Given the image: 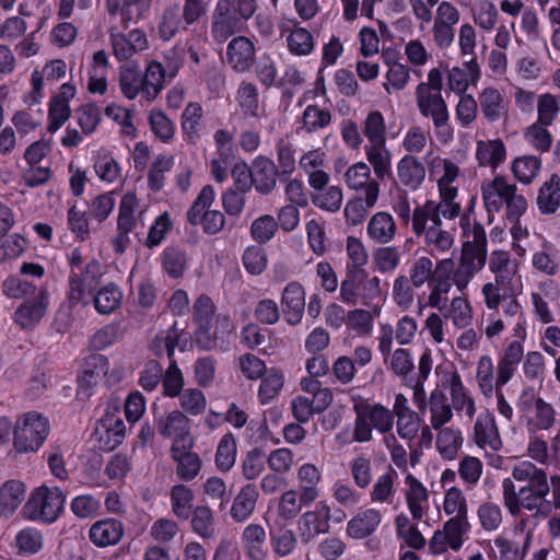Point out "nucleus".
<instances>
[{"label":"nucleus","mask_w":560,"mask_h":560,"mask_svg":"<svg viewBox=\"0 0 560 560\" xmlns=\"http://www.w3.org/2000/svg\"><path fill=\"white\" fill-rule=\"evenodd\" d=\"M522 423L527 433L550 431L559 423L558 412L552 404L538 397L536 408L529 415H525V420Z\"/></svg>","instance_id":"nucleus-27"},{"label":"nucleus","mask_w":560,"mask_h":560,"mask_svg":"<svg viewBox=\"0 0 560 560\" xmlns=\"http://www.w3.org/2000/svg\"><path fill=\"white\" fill-rule=\"evenodd\" d=\"M242 542L245 553L250 560H265L266 530L259 524L247 525L242 533Z\"/></svg>","instance_id":"nucleus-49"},{"label":"nucleus","mask_w":560,"mask_h":560,"mask_svg":"<svg viewBox=\"0 0 560 560\" xmlns=\"http://www.w3.org/2000/svg\"><path fill=\"white\" fill-rule=\"evenodd\" d=\"M26 486L22 480L10 479L2 483V515L13 514L24 502Z\"/></svg>","instance_id":"nucleus-54"},{"label":"nucleus","mask_w":560,"mask_h":560,"mask_svg":"<svg viewBox=\"0 0 560 560\" xmlns=\"http://www.w3.org/2000/svg\"><path fill=\"white\" fill-rule=\"evenodd\" d=\"M511 476L502 480L503 504L510 515L518 516L525 510L535 517H546L550 512L547 472L530 460H522L512 467Z\"/></svg>","instance_id":"nucleus-2"},{"label":"nucleus","mask_w":560,"mask_h":560,"mask_svg":"<svg viewBox=\"0 0 560 560\" xmlns=\"http://www.w3.org/2000/svg\"><path fill=\"white\" fill-rule=\"evenodd\" d=\"M405 499L407 508L415 521H421L429 511V491L412 474L405 476Z\"/></svg>","instance_id":"nucleus-23"},{"label":"nucleus","mask_w":560,"mask_h":560,"mask_svg":"<svg viewBox=\"0 0 560 560\" xmlns=\"http://www.w3.org/2000/svg\"><path fill=\"white\" fill-rule=\"evenodd\" d=\"M477 518L480 527L488 533L498 530L503 523V512L498 503L481 502L477 508Z\"/></svg>","instance_id":"nucleus-63"},{"label":"nucleus","mask_w":560,"mask_h":560,"mask_svg":"<svg viewBox=\"0 0 560 560\" xmlns=\"http://www.w3.org/2000/svg\"><path fill=\"white\" fill-rule=\"evenodd\" d=\"M481 114L489 122L506 118L509 101L494 88H486L478 96Z\"/></svg>","instance_id":"nucleus-32"},{"label":"nucleus","mask_w":560,"mask_h":560,"mask_svg":"<svg viewBox=\"0 0 560 560\" xmlns=\"http://www.w3.org/2000/svg\"><path fill=\"white\" fill-rule=\"evenodd\" d=\"M547 125H542L539 122L530 124L524 130V140L529 144L534 150L546 153L551 149L553 138L551 132L548 130Z\"/></svg>","instance_id":"nucleus-64"},{"label":"nucleus","mask_w":560,"mask_h":560,"mask_svg":"<svg viewBox=\"0 0 560 560\" xmlns=\"http://www.w3.org/2000/svg\"><path fill=\"white\" fill-rule=\"evenodd\" d=\"M397 471L388 466L386 471L380 475L370 491V500L376 504H392L396 495L395 481Z\"/></svg>","instance_id":"nucleus-45"},{"label":"nucleus","mask_w":560,"mask_h":560,"mask_svg":"<svg viewBox=\"0 0 560 560\" xmlns=\"http://www.w3.org/2000/svg\"><path fill=\"white\" fill-rule=\"evenodd\" d=\"M380 196V184H372L365 196L349 200L345 207V217L349 224H361L369 211L376 205Z\"/></svg>","instance_id":"nucleus-30"},{"label":"nucleus","mask_w":560,"mask_h":560,"mask_svg":"<svg viewBox=\"0 0 560 560\" xmlns=\"http://www.w3.org/2000/svg\"><path fill=\"white\" fill-rule=\"evenodd\" d=\"M259 498L255 483H247L241 488L233 500L230 515L236 523H245L253 515Z\"/></svg>","instance_id":"nucleus-34"},{"label":"nucleus","mask_w":560,"mask_h":560,"mask_svg":"<svg viewBox=\"0 0 560 560\" xmlns=\"http://www.w3.org/2000/svg\"><path fill=\"white\" fill-rule=\"evenodd\" d=\"M381 307L373 305L366 308H354L347 313L346 324L360 336H370L373 330L374 319L380 315Z\"/></svg>","instance_id":"nucleus-50"},{"label":"nucleus","mask_w":560,"mask_h":560,"mask_svg":"<svg viewBox=\"0 0 560 560\" xmlns=\"http://www.w3.org/2000/svg\"><path fill=\"white\" fill-rule=\"evenodd\" d=\"M125 534L122 522L107 517L95 522L89 529L90 541L98 547L106 548L119 544Z\"/></svg>","instance_id":"nucleus-24"},{"label":"nucleus","mask_w":560,"mask_h":560,"mask_svg":"<svg viewBox=\"0 0 560 560\" xmlns=\"http://www.w3.org/2000/svg\"><path fill=\"white\" fill-rule=\"evenodd\" d=\"M50 431L48 419L36 411L21 415L13 427V452L8 458H15L16 454L35 453L47 440Z\"/></svg>","instance_id":"nucleus-5"},{"label":"nucleus","mask_w":560,"mask_h":560,"mask_svg":"<svg viewBox=\"0 0 560 560\" xmlns=\"http://www.w3.org/2000/svg\"><path fill=\"white\" fill-rule=\"evenodd\" d=\"M399 183L410 190H417L425 178V167L413 155H405L397 164Z\"/></svg>","instance_id":"nucleus-37"},{"label":"nucleus","mask_w":560,"mask_h":560,"mask_svg":"<svg viewBox=\"0 0 560 560\" xmlns=\"http://www.w3.org/2000/svg\"><path fill=\"white\" fill-rule=\"evenodd\" d=\"M215 192L212 186L206 185L199 192L192 206L187 211V220L192 225H202L205 233L214 235L225 224V217L219 210H207L214 201Z\"/></svg>","instance_id":"nucleus-11"},{"label":"nucleus","mask_w":560,"mask_h":560,"mask_svg":"<svg viewBox=\"0 0 560 560\" xmlns=\"http://www.w3.org/2000/svg\"><path fill=\"white\" fill-rule=\"evenodd\" d=\"M313 503L311 499L302 494L298 489H288L279 498L277 513L285 522L293 521L301 515L303 508H307Z\"/></svg>","instance_id":"nucleus-41"},{"label":"nucleus","mask_w":560,"mask_h":560,"mask_svg":"<svg viewBox=\"0 0 560 560\" xmlns=\"http://www.w3.org/2000/svg\"><path fill=\"white\" fill-rule=\"evenodd\" d=\"M481 196L489 213L500 212L505 208L506 220H520L528 209V202L518 191L515 184L505 176L497 175L493 179L481 185Z\"/></svg>","instance_id":"nucleus-4"},{"label":"nucleus","mask_w":560,"mask_h":560,"mask_svg":"<svg viewBox=\"0 0 560 560\" xmlns=\"http://www.w3.org/2000/svg\"><path fill=\"white\" fill-rule=\"evenodd\" d=\"M289 51L294 56H307L315 48L313 34L305 27H294L287 37Z\"/></svg>","instance_id":"nucleus-62"},{"label":"nucleus","mask_w":560,"mask_h":560,"mask_svg":"<svg viewBox=\"0 0 560 560\" xmlns=\"http://www.w3.org/2000/svg\"><path fill=\"white\" fill-rule=\"evenodd\" d=\"M474 441L478 447L486 451H499L502 447V440L494 416L489 410L478 415L474 424Z\"/></svg>","instance_id":"nucleus-22"},{"label":"nucleus","mask_w":560,"mask_h":560,"mask_svg":"<svg viewBox=\"0 0 560 560\" xmlns=\"http://www.w3.org/2000/svg\"><path fill=\"white\" fill-rule=\"evenodd\" d=\"M444 386L450 390L452 408L457 412L464 411L465 416L471 420L476 413L475 399L465 387L462 377L457 371H452L445 375Z\"/></svg>","instance_id":"nucleus-25"},{"label":"nucleus","mask_w":560,"mask_h":560,"mask_svg":"<svg viewBox=\"0 0 560 560\" xmlns=\"http://www.w3.org/2000/svg\"><path fill=\"white\" fill-rule=\"evenodd\" d=\"M355 415L352 440L358 443H366L373 440V430L384 436L392 432L394 417L390 409L382 404L371 402L369 399L354 395L351 397Z\"/></svg>","instance_id":"nucleus-3"},{"label":"nucleus","mask_w":560,"mask_h":560,"mask_svg":"<svg viewBox=\"0 0 560 560\" xmlns=\"http://www.w3.org/2000/svg\"><path fill=\"white\" fill-rule=\"evenodd\" d=\"M255 45L245 37H234L226 47V60L231 68L236 72L248 71L255 60Z\"/></svg>","instance_id":"nucleus-26"},{"label":"nucleus","mask_w":560,"mask_h":560,"mask_svg":"<svg viewBox=\"0 0 560 560\" xmlns=\"http://www.w3.org/2000/svg\"><path fill=\"white\" fill-rule=\"evenodd\" d=\"M119 86L121 93L128 100H135L140 93L144 96L142 74L137 66L124 65L119 70Z\"/></svg>","instance_id":"nucleus-55"},{"label":"nucleus","mask_w":560,"mask_h":560,"mask_svg":"<svg viewBox=\"0 0 560 560\" xmlns=\"http://www.w3.org/2000/svg\"><path fill=\"white\" fill-rule=\"evenodd\" d=\"M194 442L182 446H171L170 454L175 463L176 478L182 482H190L197 478L202 468L200 456L192 452Z\"/></svg>","instance_id":"nucleus-18"},{"label":"nucleus","mask_w":560,"mask_h":560,"mask_svg":"<svg viewBox=\"0 0 560 560\" xmlns=\"http://www.w3.org/2000/svg\"><path fill=\"white\" fill-rule=\"evenodd\" d=\"M174 155L168 153L159 154L151 163L148 172V187L152 191H160L164 187L165 175L173 168Z\"/></svg>","instance_id":"nucleus-56"},{"label":"nucleus","mask_w":560,"mask_h":560,"mask_svg":"<svg viewBox=\"0 0 560 560\" xmlns=\"http://www.w3.org/2000/svg\"><path fill=\"white\" fill-rule=\"evenodd\" d=\"M445 318H450L457 328H466L472 320V308L468 300L464 296H455L450 305H446Z\"/></svg>","instance_id":"nucleus-60"},{"label":"nucleus","mask_w":560,"mask_h":560,"mask_svg":"<svg viewBox=\"0 0 560 560\" xmlns=\"http://www.w3.org/2000/svg\"><path fill=\"white\" fill-rule=\"evenodd\" d=\"M536 203L542 214H553L560 208V176L552 174L538 189Z\"/></svg>","instance_id":"nucleus-43"},{"label":"nucleus","mask_w":560,"mask_h":560,"mask_svg":"<svg viewBox=\"0 0 560 560\" xmlns=\"http://www.w3.org/2000/svg\"><path fill=\"white\" fill-rule=\"evenodd\" d=\"M108 40L112 52L118 61H130L135 56L149 48L145 32L141 28L121 31L114 25L108 28Z\"/></svg>","instance_id":"nucleus-13"},{"label":"nucleus","mask_w":560,"mask_h":560,"mask_svg":"<svg viewBox=\"0 0 560 560\" xmlns=\"http://www.w3.org/2000/svg\"><path fill=\"white\" fill-rule=\"evenodd\" d=\"M345 180L350 189L363 190L364 196L370 185L378 184L376 179L371 178L370 165L364 162H357L351 165L345 174Z\"/></svg>","instance_id":"nucleus-61"},{"label":"nucleus","mask_w":560,"mask_h":560,"mask_svg":"<svg viewBox=\"0 0 560 560\" xmlns=\"http://www.w3.org/2000/svg\"><path fill=\"white\" fill-rule=\"evenodd\" d=\"M397 234V223L387 211H377L368 221L366 236L373 244L388 245L396 240Z\"/></svg>","instance_id":"nucleus-21"},{"label":"nucleus","mask_w":560,"mask_h":560,"mask_svg":"<svg viewBox=\"0 0 560 560\" xmlns=\"http://www.w3.org/2000/svg\"><path fill=\"white\" fill-rule=\"evenodd\" d=\"M489 269L494 275V282L501 288H514L516 279V269L512 265L508 252L495 250L491 254Z\"/></svg>","instance_id":"nucleus-39"},{"label":"nucleus","mask_w":560,"mask_h":560,"mask_svg":"<svg viewBox=\"0 0 560 560\" xmlns=\"http://www.w3.org/2000/svg\"><path fill=\"white\" fill-rule=\"evenodd\" d=\"M296 481L302 494L316 502L322 494L323 474L313 463H304L296 469Z\"/></svg>","instance_id":"nucleus-36"},{"label":"nucleus","mask_w":560,"mask_h":560,"mask_svg":"<svg viewBox=\"0 0 560 560\" xmlns=\"http://www.w3.org/2000/svg\"><path fill=\"white\" fill-rule=\"evenodd\" d=\"M104 275L103 265L96 259L89 261L81 272L69 275L68 299L71 305H89L100 288Z\"/></svg>","instance_id":"nucleus-9"},{"label":"nucleus","mask_w":560,"mask_h":560,"mask_svg":"<svg viewBox=\"0 0 560 560\" xmlns=\"http://www.w3.org/2000/svg\"><path fill=\"white\" fill-rule=\"evenodd\" d=\"M155 425L163 438L172 439L171 446H182L194 442L190 436V420L180 410L156 416Z\"/></svg>","instance_id":"nucleus-15"},{"label":"nucleus","mask_w":560,"mask_h":560,"mask_svg":"<svg viewBox=\"0 0 560 560\" xmlns=\"http://www.w3.org/2000/svg\"><path fill=\"white\" fill-rule=\"evenodd\" d=\"M458 174V166L445 160L444 174L438 183L440 200H427L413 209L412 233L431 255L444 254L454 245L453 222L462 214V206L455 200L458 190L453 185Z\"/></svg>","instance_id":"nucleus-1"},{"label":"nucleus","mask_w":560,"mask_h":560,"mask_svg":"<svg viewBox=\"0 0 560 560\" xmlns=\"http://www.w3.org/2000/svg\"><path fill=\"white\" fill-rule=\"evenodd\" d=\"M102 118L101 109L95 104H84L80 106L74 114V119L81 128V132L77 129L67 128L66 135L61 139V143L65 147L72 148L77 147L82 141V135H92Z\"/></svg>","instance_id":"nucleus-17"},{"label":"nucleus","mask_w":560,"mask_h":560,"mask_svg":"<svg viewBox=\"0 0 560 560\" xmlns=\"http://www.w3.org/2000/svg\"><path fill=\"white\" fill-rule=\"evenodd\" d=\"M416 104L422 117L430 119L438 139L447 143L453 139L450 112L442 93H415Z\"/></svg>","instance_id":"nucleus-10"},{"label":"nucleus","mask_w":560,"mask_h":560,"mask_svg":"<svg viewBox=\"0 0 560 560\" xmlns=\"http://www.w3.org/2000/svg\"><path fill=\"white\" fill-rule=\"evenodd\" d=\"M332 510L325 501H317L312 510L302 513L298 520L296 529L302 544H311L319 535L330 532Z\"/></svg>","instance_id":"nucleus-12"},{"label":"nucleus","mask_w":560,"mask_h":560,"mask_svg":"<svg viewBox=\"0 0 560 560\" xmlns=\"http://www.w3.org/2000/svg\"><path fill=\"white\" fill-rule=\"evenodd\" d=\"M435 431V447L440 456L444 460L456 459L464 442L460 430L447 427Z\"/></svg>","instance_id":"nucleus-44"},{"label":"nucleus","mask_w":560,"mask_h":560,"mask_svg":"<svg viewBox=\"0 0 560 560\" xmlns=\"http://www.w3.org/2000/svg\"><path fill=\"white\" fill-rule=\"evenodd\" d=\"M280 174L277 164L265 155H258L253 161L252 175L254 187L260 195L271 194L277 186Z\"/></svg>","instance_id":"nucleus-28"},{"label":"nucleus","mask_w":560,"mask_h":560,"mask_svg":"<svg viewBox=\"0 0 560 560\" xmlns=\"http://www.w3.org/2000/svg\"><path fill=\"white\" fill-rule=\"evenodd\" d=\"M381 296V279L377 276H372L368 270L345 272L339 291V299L345 304L372 307L378 305Z\"/></svg>","instance_id":"nucleus-6"},{"label":"nucleus","mask_w":560,"mask_h":560,"mask_svg":"<svg viewBox=\"0 0 560 560\" xmlns=\"http://www.w3.org/2000/svg\"><path fill=\"white\" fill-rule=\"evenodd\" d=\"M48 295L45 289L39 290L36 300L25 302L14 313V322L22 328H32L46 314Z\"/></svg>","instance_id":"nucleus-33"},{"label":"nucleus","mask_w":560,"mask_h":560,"mask_svg":"<svg viewBox=\"0 0 560 560\" xmlns=\"http://www.w3.org/2000/svg\"><path fill=\"white\" fill-rule=\"evenodd\" d=\"M108 366L109 362L105 355L98 353L89 355L79 375V393H84L96 386L107 374Z\"/></svg>","instance_id":"nucleus-35"},{"label":"nucleus","mask_w":560,"mask_h":560,"mask_svg":"<svg viewBox=\"0 0 560 560\" xmlns=\"http://www.w3.org/2000/svg\"><path fill=\"white\" fill-rule=\"evenodd\" d=\"M244 23V19L238 15L230 0H218L212 13L211 35L218 43H223L233 34L241 32Z\"/></svg>","instance_id":"nucleus-14"},{"label":"nucleus","mask_w":560,"mask_h":560,"mask_svg":"<svg viewBox=\"0 0 560 560\" xmlns=\"http://www.w3.org/2000/svg\"><path fill=\"white\" fill-rule=\"evenodd\" d=\"M486 261L462 253L459 264L452 272L451 281L458 291L463 292L471 281V279L479 272Z\"/></svg>","instance_id":"nucleus-48"},{"label":"nucleus","mask_w":560,"mask_h":560,"mask_svg":"<svg viewBox=\"0 0 560 560\" xmlns=\"http://www.w3.org/2000/svg\"><path fill=\"white\" fill-rule=\"evenodd\" d=\"M476 159L479 166L498 168L506 159V148L501 139L477 142Z\"/></svg>","instance_id":"nucleus-40"},{"label":"nucleus","mask_w":560,"mask_h":560,"mask_svg":"<svg viewBox=\"0 0 560 560\" xmlns=\"http://www.w3.org/2000/svg\"><path fill=\"white\" fill-rule=\"evenodd\" d=\"M65 495L57 487L42 486L32 492L22 509V515L30 521L55 522L63 511Z\"/></svg>","instance_id":"nucleus-7"},{"label":"nucleus","mask_w":560,"mask_h":560,"mask_svg":"<svg viewBox=\"0 0 560 560\" xmlns=\"http://www.w3.org/2000/svg\"><path fill=\"white\" fill-rule=\"evenodd\" d=\"M382 522V513L369 508L357 513L347 524L346 533L354 539H363L376 532Z\"/></svg>","instance_id":"nucleus-31"},{"label":"nucleus","mask_w":560,"mask_h":560,"mask_svg":"<svg viewBox=\"0 0 560 560\" xmlns=\"http://www.w3.org/2000/svg\"><path fill=\"white\" fill-rule=\"evenodd\" d=\"M191 529L201 538H212L215 533V518L208 505H197L191 511Z\"/></svg>","instance_id":"nucleus-59"},{"label":"nucleus","mask_w":560,"mask_h":560,"mask_svg":"<svg viewBox=\"0 0 560 560\" xmlns=\"http://www.w3.org/2000/svg\"><path fill=\"white\" fill-rule=\"evenodd\" d=\"M122 291L118 285L108 283L98 288L91 302L97 313L108 315L115 312L121 304Z\"/></svg>","instance_id":"nucleus-52"},{"label":"nucleus","mask_w":560,"mask_h":560,"mask_svg":"<svg viewBox=\"0 0 560 560\" xmlns=\"http://www.w3.org/2000/svg\"><path fill=\"white\" fill-rule=\"evenodd\" d=\"M195 500L194 491L184 482L170 489V502L173 514L182 520L189 518Z\"/></svg>","instance_id":"nucleus-51"},{"label":"nucleus","mask_w":560,"mask_h":560,"mask_svg":"<svg viewBox=\"0 0 560 560\" xmlns=\"http://www.w3.org/2000/svg\"><path fill=\"white\" fill-rule=\"evenodd\" d=\"M153 0H105L109 15H119L124 28L138 23L150 12Z\"/></svg>","instance_id":"nucleus-19"},{"label":"nucleus","mask_w":560,"mask_h":560,"mask_svg":"<svg viewBox=\"0 0 560 560\" xmlns=\"http://www.w3.org/2000/svg\"><path fill=\"white\" fill-rule=\"evenodd\" d=\"M541 160L535 155H523L513 160L511 171L514 177L524 185H529L538 176Z\"/></svg>","instance_id":"nucleus-57"},{"label":"nucleus","mask_w":560,"mask_h":560,"mask_svg":"<svg viewBox=\"0 0 560 560\" xmlns=\"http://www.w3.org/2000/svg\"><path fill=\"white\" fill-rule=\"evenodd\" d=\"M422 423L423 419L418 412L396 418V436L406 442L410 455V465L412 467L420 463L422 456V451L416 446Z\"/></svg>","instance_id":"nucleus-20"},{"label":"nucleus","mask_w":560,"mask_h":560,"mask_svg":"<svg viewBox=\"0 0 560 560\" xmlns=\"http://www.w3.org/2000/svg\"><path fill=\"white\" fill-rule=\"evenodd\" d=\"M284 318L290 325H298L303 317L305 308V291L298 281L289 282L281 295Z\"/></svg>","instance_id":"nucleus-29"},{"label":"nucleus","mask_w":560,"mask_h":560,"mask_svg":"<svg viewBox=\"0 0 560 560\" xmlns=\"http://www.w3.org/2000/svg\"><path fill=\"white\" fill-rule=\"evenodd\" d=\"M183 20L184 16L177 5L164 9L158 26L160 38L164 42H168L178 32L187 30L189 25Z\"/></svg>","instance_id":"nucleus-53"},{"label":"nucleus","mask_w":560,"mask_h":560,"mask_svg":"<svg viewBox=\"0 0 560 560\" xmlns=\"http://www.w3.org/2000/svg\"><path fill=\"white\" fill-rule=\"evenodd\" d=\"M182 336L183 330L178 329L176 323H174L168 329L156 334L151 345L154 354L158 357L166 354V357L170 359V362L175 360V349L177 347L184 349V346H182Z\"/></svg>","instance_id":"nucleus-47"},{"label":"nucleus","mask_w":560,"mask_h":560,"mask_svg":"<svg viewBox=\"0 0 560 560\" xmlns=\"http://www.w3.org/2000/svg\"><path fill=\"white\" fill-rule=\"evenodd\" d=\"M431 427L436 430L446 428L454 417L452 405L448 402L445 393L439 388L430 393L428 400Z\"/></svg>","instance_id":"nucleus-38"},{"label":"nucleus","mask_w":560,"mask_h":560,"mask_svg":"<svg viewBox=\"0 0 560 560\" xmlns=\"http://www.w3.org/2000/svg\"><path fill=\"white\" fill-rule=\"evenodd\" d=\"M522 358L523 347L518 341H512L506 346L498 359V385L495 390H493V394L497 398V408L499 413L509 421L512 420L514 410L505 399L502 388L514 377Z\"/></svg>","instance_id":"nucleus-8"},{"label":"nucleus","mask_w":560,"mask_h":560,"mask_svg":"<svg viewBox=\"0 0 560 560\" xmlns=\"http://www.w3.org/2000/svg\"><path fill=\"white\" fill-rule=\"evenodd\" d=\"M166 70L159 61H151L142 75L144 84V97L148 101L154 100L164 86Z\"/></svg>","instance_id":"nucleus-58"},{"label":"nucleus","mask_w":560,"mask_h":560,"mask_svg":"<svg viewBox=\"0 0 560 560\" xmlns=\"http://www.w3.org/2000/svg\"><path fill=\"white\" fill-rule=\"evenodd\" d=\"M364 153L377 179L383 180L392 176V153L386 142L366 144Z\"/></svg>","instance_id":"nucleus-42"},{"label":"nucleus","mask_w":560,"mask_h":560,"mask_svg":"<svg viewBox=\"0 0 560 560\" xmlns=\"http://www.w3.org/2000/svg\"><path fill=\"white\" fill-rule=\"evenodd\" d=\"M533 268L546 276H556L560 270V261L556 246L544 238L539 250L535 252L532 257Z\"/></svg>","instance_id":"nucleus-46"},{"label":"nucleus","mask_w":560,"mask_h":560,"mask_svg":"<svg viewBox=\"0 0 560 560\" xmlns=\"http://www.w3.org/2000/svg\"><path fill=\"white\" fill-rule=\"evenodd\" d=\"M453 271V259H442L435 265L434 278L429 282L430 294L428 298V304L440 312H443L447 305V294L453 285V282L451 281Z\"/></svg>","instance_id":"nucleus-16"}]
</instances>
